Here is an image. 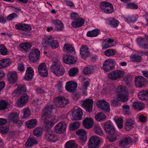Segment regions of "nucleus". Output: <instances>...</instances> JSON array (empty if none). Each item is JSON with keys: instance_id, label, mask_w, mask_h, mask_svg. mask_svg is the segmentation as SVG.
<instances>
[{"instance_id": "1", "label": "nucleus", "mask_w": 148, "mask_h": 148, "mask_svg": "<svg viewBox=\"0 0 148 148\" xmlns=\"http://www.w3.org/2000/svg\"><path fill=\"white\" fill-rule=\"evenodd\" d=\"M50 70L54 75L58 77L62 76L65 72L64 69L59 61L53 62L50 66Z\"/></svg>"}, {"instance_id": "2", "label": "nucleus", "mask_w": 148, "mask_h": 148, "mask_svg": "<svg viewBox=\"0 0 148 148\" xmlns=\"http://www.w3.org/2000/svg\"><path fill=\"white\" fill-rule=\"evenodd\" d=\"M104 128L106 132L109 134H113V136L108 138L110 142H112L116 140L118 136V133L116 132L114 128L110 122L106 123L104 125Z\"/></svg>"}, {"instance_id": "3", "label": "nucleus", "mask_w": 148, "mask_h": 148, "mask_svg": "<svg viewBox=\"0 0 148 148\" xmlns=\"http://www.w3.org/2000/svg\"><path fill=\"white\" fill-rule=\"evenodd\" d=\"M102 142L101 138L96 136H93L88 140V146L89 148H98Z\"/></svg>"}, {"instance_id": "4", "label": "nucleus", "mask_w": 148, "mask_h": 148, "mask_svg": "<svg viewBox=\"0 0 148 148\" xmlns=\"http://www.w3.org/2000/svg\"><path fill=\"white\" fill-rule=\"evenodd\" d=\"M53 109V105H47L42 110V120L45 121L52 116Z\"/></svg>"}, {"instance_id": "5", "label": "nucleus", "mask_w": 148, "mask_h": 148, "mask_svg": "<svg viewBox=\"0 0 148 148\" xmlns=\"http://www.w3.org/2000/svg\"><path fill=\"white\" fill-rule=\"evenodd\" d=\"M115 64L116 62L113 60L107 59L103 63V69L104 71L108 72L113 69Z\"/></svg>"}, {"instance_id": "6", "label": "nucleus", "mask_w": 148, "mask_h": 148, "mask_svg": "<svg viewBox=\"0 0 148 148\" xmlns=\"http://www.w3.org/2000/svg\"><path fill=\"white\" fill-rule=\"evenodd\" d=\"M124 74L123 71L117 70L109 73L108 76L112 80H116L123 77Z\"/></svg>"}, {"instance_id": "7", "label": "nucleus", "mask_w": 148, "mask_h": 148, "mask_svg": "<svg viewBox=\"0 0 148 148\" xmlns=\"http://www.w3.org/2000/svg\"><path fill=\"white\" fill-rule=\"evenodd\" d=\"M40 55V51L36 49L33 50L29 54V58L31 62H34L37 61Z\"/></svg>"}, {"instance_id": "8", "label": "nucleus", "mask_w": 148, "mask_h": 148, "mask_svg": "<svg viewBox=\"0 0 148 148\" xmlns=\"http://www.w3.org/2000/svg\"><path fill=\"white\" fill-rule=\"evenodd\" d=\"M97 104L98 107L106 112H109L110 110L109 103L105 100H100L97 101Z\"/></svg>"}, {"instance_id": "9", "label": "nucleus", "mask_w": 148, "mask_h": 148, "mask_svg": "<svg viewBox=\"0 0 148 148\" xmlns=\"http://www.w3.org/2000/svg\"><path fill=\"white\" fill-rule=\"evenodd\" d=\"M93 104L92 99H87L83 101L82 105L85 109L86 111L91 112L92 110Z\"/></svg>"}, {"instance_id": "10", "label": "nucleus", "mask_w": 148, "mask_h": 148, "mask_svg": "<svg viewBox=\"0 0 148 148\" xmlns=\"http://www.w3.org/2000/svg\"><path fill=\"white\" fill-rule=\"evenodd\" d=\"M67 126L66 123L61 122L57 123L55 127V132L58 134L63 133L66 130Z\"/></svg>"}, {"instance_id": "11", "label": "nucleus", "mask_w": 148, "mask_h": 148, "mask_svg": "<svg viewBox=\"0 0 148 148\" xmlns=\"http://www.w3.org/2000/svg\"><path fill=\"white\" fill-rule=\"evenodd\" d=\"M68 103L67 99L63 97H59L56 98L55 103L58 107H62Z\"/></svg>"}, {"instance_id": "12", "label": "nucleus", "mask_w": 148, "mask_h": 148, "mask_svg": "<svg viewBox=\"0 0 148 148\" xmlns=\"http://www.w3.org/2000/svg\"><path fill=\"white\" fill-rule=\"evenodd\" d=\"M48 69L45 63L40 64L38 67V72L43 77H47L48 75Z\"/></svg>"}, {"instance_id": "13", "label": "nucleus", "mask_w": 148, "mask_h": 148, "mask_svg": "<svg viewBox=\"0 0 148 148\" xmlns=\"http://www.w3.org/2000/svg\"><path fill=\"white\" fill-rule=\"evenodd\" d=\"M79 52L81 57L84 59L86 58L90 54L89 49L85 45L81 46L79 49Z\"/></svg>"}, {"instance_id": "14", "label": "nucleus", "mask_w": 148, "mask_h": 148, "mask_svg": "<svg viewBox=\"0 0 148 148\" xmlns=\"http://www.w3.org/2000/svg\"><path fill=\"white\" fill-rule=\"evenodd\" d=\"M63 58L64 63L69 64H74L77 60L76 58L68 55H63Z\"/></svg>"}, {"instance_id": "15", "label": "nucleus", "mask_w": 148, "mask_h": 148, "mask_svg": "<svg viewBox=\"0 0 148 148\" xmlns=\"http://www.w3.org/2000/svg\"><path fill=\"white\" fill-rule=\"evenodd\" d=\"M83 114L82 109L80 108H78L73 112L72 119L73 120H80L82 118Z\"/></svg>"}, {"instance_id": "16", "label": "nucleus", "mask_w": 148, "mask_h": 148, "mask_svg": "<svg viewBox=\"0 0 148 148\" xmlns=\"http://www.w3.org/2000/svg\"><path fill=\"white\" fill-rule=\"evenodd\" d=\"M77 87V83L73 81H71L66 83L65 88L66 90L71 92L75 90Z\"/></svg>"}, {"instance_id": "17", "label": "nucleus", "mask_w": 148, "mask_h": 148, "mask_svg": "<svg viewBox=\"0 0 148 148\" xmlns=\"http://www.w3.org/2000/svg\"><path fill=\"white\" fill-rule=\"evenodd\" d=\"M28 99V97L26 95L21 96L16 102L17 106L19 107H23L27 102Z\"/></svg>"}, {"instance_id": "18", "label": "nucleus", "mask_w": 148, "mask_h": 148, "mask_svg": "<svg viewBox=\"0 0 148 148\" xmlns=\"http://www.w3.org/2000/svg\"><path fill=\"white\" fill-rule=\"evenodd\" d=\"M76 134L79 136L81 142H85L87 140L86 132L84 129H79L77 131Z\"/></svg>"}, {"instance_id": "19", "label": "nucleus", "mask_w": 148, "mask_h": 148, "mask_svg": "<svg viewBox=\"0 0 148 148\" xmlns=\"http://www.w3.org/2000/svg\"><path fill=\"white\" fill-rule=\"evenodd\" d=\"M84 20L81 18H78L75 21L71 23V25L74 28H77L82 26L84 23Z\"/></svg>"}, {"instance_id": "20", "label": "nucleus", "mask_w": 148, "mask_h": 148, "mask_svg": "<svg viewBox=\"0 0 148 148\" xmlns=\"http://www.w3.org/2000/svg\"><path fill=\"white\" fill-rule=\"evenodd\" d=\"M145 79L142 76H137L135 79V84L138 87H143L145 85Z\"/></svg>"}, {"instance_id": "21", "label": "nucleus", "mask_w": 148, "mask_h": 148, "mask_svg": "<svg viewBox=\"0 0 148 148\" xmlns=\"http://www.w3.org/2000/svg\"><path fill=\"white\" fill-rule=\"evenodd\" d=\"M51 116V119L50 120L47 121L46 119L43 121L45 122L44 124L45 127L48 128L51 127L57 122V117L56 116Z\"/></svg>"}, {"instance_id": "22", "label": "nucleus", "mask_w": 148, "mask_h": 148, "mask_svg": "<svg viewBox=\"0 0 148 148\" xmlns=\"http://www.w3.org/2000/svg\"><path fill=\"white\" fill-rule=\"evenodd\" d=\"M34 74V71L33 69L31 67H28L26 70L24 79L27 80H31L33 77Z\"/></svg>"}, {"instance_id": "23", "label": "nucleus", "mask_w": 148, "mask_h": 148, "mask_svg": "<svg viewBox=\"0 0 148 148\" xmlns=\"http://www.w3.org/2000/svg\"><path fill=\"white\" fill-rule=\"evenodd\" d=\"M83 123L85 127L88 129L92 126L94 124V121L92 118L86 117L83 120Z\"/></svg>"}, {"instance_id": "24", "label": "nucleus", "mask_w": 148, "mask_h": 148, "mask_svg": "<svg viewBox=\"0 0 148 148\" xmlns=\"http://www.w3.org/2000/svg\"><path fill=\"white\" fill-rule=\"evenodd\" d=\"M17 79V74L15 71H12L9 73L8 80L10 83L13 84L15 82Z\"/></svg>"}, {"instance_id": "25", "label": "nucleus", "mask_w": 148, "mask_h": 148, "mask_svg": "<svg viewBox=\"0 0 148 148\" xmlns=\"http://www.w3.org/2000/svg\"><path fill=\"white\" fill-rule=\"evenodd\" d=\"M113 40L111 38H108L107 40H103L102 41L101 44L102 49H105L111 47L113 45Z\"/></svg>"}, {"instance_id": "26", "label": "nucleus", "mask_w": 148, "mask_h": 148, "mask_svg": "<svg viewBox=\"0 0 148 148\" xmlns=\"http://www.w3.org/2000/svg\"><path fill=\"white\" fill-rule=\"evenodd\" d=\"M131 141L130 137L125 138L120 142L119 146L123 148H128V145Z\"/></svg>"}, {"instance_id": "27", "label": "nucleus", "mask_w": 148, "mask_h": 148, "mask_svg": "<svg viewBox=\"0 0 148 148\" xmlns=\"http://www.w3.org/2000/svg\"><path fill=\"white\" fill-rule=\"evenodd\" d=\"M63 48L64 51L67 53H75V52L74 47L70 44L67 43L64 44Z\"/></svg>"}, {"instance_id": "28", "label": "nucleus", "mask_w": 148, "mask_h": 148, "mask_svg": "<svg viewBox=\"0 0 148 148\" xmlns=\"http://www.w3.org/2000/svg\"><path fill=\"white\" fill-rule=\"evenodd\" d=\"M54 25L55 26V29L57 31H61L64 29V27L62 22L58 20L54 21Z\"/></svg>"}, {"instance_id": "29", "label": "nucleus", "mask_w": 148, "mask_h": 148, "mask_svg": "<svg viewBox=\"0 0 148 148\" xmlns=\"http://www.w3.org/2000/svg\"><path fill=\"white\" fill-rule=\"evenodd\" d=\"M25 86L23 85L18 86L16 89L12 93L13 96H15L18 95L19 94H22L25 91Z\"/></svg>"}, {"instance_id": "30", "label": "nucleus", "mask_w": 148, "mask_h": 148, "mask_svg": "<svg viewBox=\"0 0 148 148\" xmlns=\"http://www.w3.org/2000/svg\"><path fill=\"white\" fill-rule=\"evenodd\" d=\"M37 121L36 119H31L25 123L26 127L29 128H32L35 127L37 124Z\"/></svg>"}, {"instance_id": "31", "label": "nucleus", "mask_w": 148, "mask_h": 148, "mask_svg": "<svg viewBox=\"0 0 148 148\" xmlns=\"http://www.w3.org/2000/svg\"><path fill=\"white\" fill-rule=\"evenodd\" d=\"M134 123V121L132 119H127L125 123V129L128 131L130 130L133 127V125Z\"/></svg>"}, {"instance_id": "32", "label": "nucleus", "mask_w": 148, "mask_h": 148, "mask_svg": "<svg viewBox=\"0 0 148 148\" xmlns=\"http://www.w3.org/2000/svg\"><path fill=\"white\" fill-rule=\"evenodd\" d=\"M38 143L37 140L34 138H29L25 143L26 147H30L34 145L37 144Z\"/></svg>"}, {"instance_id": "33", "label": "nucleus", "mask_w": 148, "mask_h": 148, "mask_svg": "<svg viewBox=\"0 0 148 148\" xmlns=\"http://www.w3.org/2000/svg\"><path fill=\"white\" fill-rule=\"evenodd\" d=\"M53 38L52 36L49 35L45 36L42 42V45L45 46H49L51 42L52 41Z\"/></svg>"}, {"instance_id": "34", "label": "nucleus", "mask_w": 148, "mask_h": 148, "mask_svg": "<svg viewBox=\"0 0 148 148\" xmlns=\"http://www.w3.org/2000/svg\"><path fill=\"white\" fill-rule=\"evenodd\" d=\"M32 45L28 42L23 43L20 44L19 47L22 51H28L31 49Z\"/></svg>"}, {"instance_id": "35", "label": "nucleus", "mask_w": 148, "mask_h": 148, "mask_svg": "<svg viewBox=\"0 0 148 148\" xmlns=\"http://www.w3.org/2000/svg\"><path fill=\"white\" fill-rule=\"evenodd\" d=\"M100 30L98 29H95L87 32L86 35L89 37H95L97 36L100 33Z\"/></svg>"}, {"instance_id": "36", "label": "nucleus", "mask_w": 148, "mask_h": 148, "mask_svg": "<svg viewBox=\"0 0 148 148\" xmlns=\"http://www.w3.org/2000/svg\"><path fill=\"white\" fill-rule=\"evenodd\" d=\"M138 97L141 100L148 99V91L143 90L139 92L138 94Z\"/></svg>"}, {"instance_id": "37", "label": "nucleus", "mask_w": 148, "mask_h": 148, "mask_svg": "<svg viewBox=\"0 0 148 148\" xmlns=\"http://www.w3.org/2000/svg\"><path fill=\"white\" fill-rule=\"evenodd\" d=\"M116 99L119 101L124 102L127 101L128 97L126 93L118 95L116 97Z\"/></svg>"}, {"instance_id": "38", "label": "nucleus", "mask_w": 148, "mask_h": 148, "mask_svg": "<svg viewBox=\"0 0 148 148\" xmlns=\"http://www.w3.org/2000/svg\"><path fill=\"white\" fill-rule=\"evenodd\" d=\"M18 114L17 113H12L9 115L8 119L14 122L19 123V122L20 121H18Z\"/></svg>"}, {"instance_id": "39", "label": "nucleus", "mask_w": 148, "mask_h": 148, "mask_svg": "<svg viewBox=\"0 0 148 148\" xmlns=\"http://www.w3.org/2000/svg\"><path fill=\"white\" fill-rule=\"evenodd\" d=\"M133 106L135 109L140 110L143 109L144 105L141 102L136 101L133 103Z\"/></svg>"}, {"instance_id": "40", "label": "nucleus", "mask_w": 148, "mask_h": 148, "mask_svg": "<svg viewBox=\"0 0 148 148\" xmlns=\"http://www.w3.org/2000/svg\"><path fill=\"white\" fill-rule=\"evenodd\" d=\"M95 67L92 66L86 67L83 69V73L85 75H87L93 72Z\"/></svg>"}, {"instance_id": "41", "label": "nucleus", "mask_w": 148, "mask_h": 148, "mask_svg": "<svg viewBox=\"0 0 148 148\" xmlns=\"http://www.w3.org/2000/svg\"><path fill=\"white\" fill-rule=\"evenodd\" d=\"M77 145L73 140L67 141L65 144V148H76Z\"/></svg>"}, {"instance_id": "42", "label": "nucleus", "mask_w": 148, "mask_h": 148, "mask_svg": "<svg viewBox=\"0 0 148 148\" xmlns=\"http://www.w3.org/2000/svg\"><path fill=\"white\" fill-rule=\"evenodd\" d=\"M94 131L97 134L101 135L103 134V131L100 125L98 124H95L94 127Z\"/></svg>"}, {"instance_id": "43", "label": "nucleus", "mask_w": 148, "mask_h": 148, "mask_svg": "<svg viewBox=\"0 0 148 148\" xmlns=\"http://www.w3.org/2000/svg\"><path fill=\"white\" fill-rule=\"evenodd\" d=\"M22 112L23 114V118L24 119L27 118L31 114L30 110L28 107L24 108Z\"/></svg>"}, {"instance_id": "44", "label": "nucleus", "mask_w": 148, "mask_h": 148, "mask_svg": "<svg viewBox=\"0 0 148 148\" xmlns=\"http://www.w3.org/2000/svg\"><path fill=\"white\" fill-rule=\"evenodd\" d=\"M80 124L79 122L77 121L71 123L69 125V129L71 130H75L79 127Z\"/></svg>"}, {"instance_id": "45", "label": "nucleus", "mask_w": 148, "mask_h": 148, "mask_svg": "<svg viewBox=\"0 0 148 148\" xmlns=\"http://www.w3.org/2000/svg\"><path fill=\"white\" fill-rule=\"evenodd\" d=\"M115 121L119 129L122 128L123 127V120L121 117L115 118Z\"/></svg>"}, {"instance_id": "46", "label": "nucleus", "mask_w": 148, "mask_h": 148, "mask_svg": "<svg viewBox=\"0 0 148 148\" xmlns=\"http://www.w3.org/2000/svg\"><path fill=\"white\" fill-rule=\"evenodd\" d=\"M138 18L137 15L132 16H129L127 18L125 19V21L129 23H133L136 21Z\"/></svg>"}, {"instance_id": "47", "label": "nucleus", "mask_w": 148, "mask_h": 148, "mask_svg": "<svg viewBox=\"0 0 148 148\" xmlns=\"http://www.w3.org/2000/svg\"><path fill=\"white\" fill-rule=\"evenodd\" d=\"M46 136L48 140L50 142H53L56 140L57 138L55 135L53 133L47 134Z\"/></svg>"}, {"instance_id": "48", "label": "nucleus", "mask_w": 148, "mask_h": 148, "mask_svg": "<svg viewBox=\"0 0 148 148\" xmlns=\"http://www.w3.org/2000/svg\"><path fill=\"white\" fill-rule=\"evenodd\" d=\"M8 103L7 101L2 100L0 101V110H5L7 108Z\"/></svg>"}, {"instance_id": "49", "label": "nucleus", "mask_w": 148, "mask_h": 148, "mask_svg": "<svg viewBox=\"0 0 148 148\" xmlns=\"http://www.w3.org/2000/svg\"><path fill=\"white\" fill-rule=\"evenodd\" d=\"M116 53V50L112 49L106 50L104 52V53L106 56H110L114 55Z\"/></svg>"}, {"instance_id": "50", "label": "nucleus", "mask_w": 148, "mask_h": 148, "mask_svg": "<svg viewBox=\"0 0 148 148\" xmlns=\"http://www.w3.org/2000/svg\"><path fill=\"white\" fill-rule=\"evenodd\" d=\"M106 118V116L102 113H98L95 116V119L98 121H102L105 119Z\"/></svg>"}, {"instance_id": "51", "label": "nucleus", "mask_w": 148, "mask_h": 148, "mask_svg": "<svg viewBox=\"0 0 148 148\" xmlns=\"http://www.w3.org/2000/svg\"><path fill=\"white\" fill-rule=\"evenodd\" d=\"M130 59L132 62H139L142 60L141 57L138 55H133L130 56Z\"/></svg>"}, {"instance_id": "52", "label": "nucleus", "mask_w": 148, "mask_h": 148, "mask_svg": "<svg viewBox=\"0 0 148 148\" xmlns=\"http://www.w3.org/2000/svg\"><path fill=\"white\" fill-rule=\"evenodd\" d=\"M0 53L3 56L6 55L8 53L7 49L4 45H0Z\"/></svg>"}, {"instance_id": "53", "label": "nucleus", "mask_w": 148, "mask_h": 148, "mask_svg": "<svg viewBox=\"0 0 148 148\" xmlns=\"http://www.w3.org/2000/svg\"><path fill=\"white\" fill-rule=\"evenodd\" d=\"M115 91L118 95L126 93L125 87L122 86H119L116 89Z\"/></svg>"}, {"instance_id": "54", "label": "nucleus", "mask_w": 148, "mask_h": 148, "mask_svg": "<svg viewBox=\"0 0 148 148\" xmlns=\"http://www.w3.org/2000/svg\"><path fill=\"white\" fill-rule=\"evenodd\" d=\"M1 61L3 68L7 67L12 62L11 60L9 59H3Z\"/></svg>"}, {"instance_id": "55", "label": "nucleus", "mask_w": 148, "mask_h": 148, "mask_svg": "<svg viewBox=\"0 0 148 148\" xmlns=\"http://www.w3.org/2000/svg\"><path fill=\"white\" fill-rule=\"evenodd\" d=\"M78 71V69L76 68H73L71 69L69 71V75L70 76H75Z\"/></svg>"}, {"instance_id": "56", "label": "nucleus", "mask_w": 148, "mask_h": 148, "mask_svg": "<svg viewBox=\"0 0 148 148\" xmlns=\"http://www.w3.org/2000/svg\"><path fill=\"white\" fill-rule=\"evenodd\" d=\"M89 84V82L88 80H87L84 82V84L82 86V90L83 93L84 95L86 94L87 88Z\"/></svg>"}, {"instance_id": "57", "label": "nucleus", "mask_w": 148, "mask_h": 148, "mask_svg": "<svg viewBox=\"0 0 148 148\" xmlns=\"http://www.w3.org/2000/svg\"><path fill=\"white\" fill-rule=\"evenodd\" d=\"M114 11V8L111 3L104 10V12L106 13H111Z\"/></svg>"}, {"instance_id": "58", "label": "nucleus", "mask_w": 148, "mask_h": 148, "mask_svg": "<svg viewBox=\"0 0 148 148\" xmlns=\"http://www.w3.org/2000/svg\"><path fill=\"white\" fill-rule=\"evenodd\" d=\"M49 46H51L53 49H56L58 48L59 45L58 41L56 40H55L54 39L51 42Z\"/></svg>"}, {"instance_id": "59", "label": "nucleus", "mask_w": 148, "mask_h": 148, "mask_svg": "<svg viewBox=\"0 0 148 148\" xmlns=\"http://www.w3.org/2000/svg\"><path fill=\"white\" fill-rule=\"evenodd\" d=\"M110 3L108 2H102L100 3V7L104 11L105 9L107 8L108 5H110Z\"/></svg>"}, {"instance_id": "60", "label": "nucleus", "mask_w": 148, "mask_h": 148, "mask_svg": "<svg viewBox=\"0 0 148 148\" xmlns=\"http://www.w3.org/2000/svg\"><path fill=\"white\" fill-rule=\"evenodd\" d=\"M122 108L123 111L127 114H130V106L127 105H124L122 106Z\"/></svg>"}, {"instance_id": "61", "label": "nucleus", "mask_w": 148, "mask_h": 148, "mask_svg": "<svg viewBox=\"0 0 148 148\" xmlns=\"http://www.w3.org/2000/svg\"><path fill=\"white\" fill-rule=\"evenodd\" d=\"M119 22L116 20L113 19L110 21V24L114 27H117L119 24Z\"/></svg>"}, {"instance_id": "62", "label": "nucleus", "mask_w": 148, "mask_h": 148, "mask_svg": "<svg viewBox=\"0 0 148 148\" xmlns=\"http://www.w3.org/2000/svg\"><path fill=\"white\" fill-rule=\"evenodd\" d=\"M34 134L35 136L38 137L41 135L42 132L40 129H36L34 130Z\"/></svg>"}, {"instance_id": "63", "label": "nucleus", "mask_w": 148, "mask_h": 148, "mask_svg": "<svg viewBox=\"0 0 148 148\" xmlns=\"http://www.w3.org/2000/svg\"><path fill=\"white\" fill-rule=\"evenodd\" d=\"M17 15L13 13L9 14L7 18V19L9 21L12 20L17 18Z\"/></svg>"}, {"instance_id": "64", "label": "nucleus", "mask_w": 148, "mask_h": 148, "mask_svg": "<svg viewBox=\"0 0 148 148\" xmlns=\"http://www.w3.org/2000/svg\"><path fill=\"white\" fill-rule=\"evenodd\" d=\"M8 130V128L6 127H3L0 128V132L3 134L7 133Z\"/></svg>"}]
</instances>
